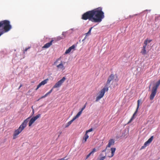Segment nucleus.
Listing matches in <instances>:
<instances>
[{
  "label": "nucleus",
  "mask_w": 160,
  "mask_h": 160,
  "mask_svg": "<svg viewBox=\"0 0 160 160\" xmlns=\"http://www.w3.org/2000/svg\"><path fill=\"white\" fill-rule=\"evenodd\" d=\"M108 90V87L107 85H105L104 88L101 89L98 93V95L96 98V102H98L102 98L105 94V92H107Z\"/></svg>",
  "instance_id": "5"
},
{
  "label": "nucleus",
  "mask_w": 160,
  "mask_h": 160,
  "mask_svg": "<svg viewBox=\"0 0 160 160\" xmlns=\"http://www.w3.org/2000/svg\"><path fill=\"white\" fill-rule=\"evenodd\" d=\"M53 88H52L51 90H50L49 92H48L47 93H46L48 95L49 94L51 93L52 92V91Z\"/></svg>",
  "instance_id": "32"
},
{
  "label": "nucleus",
  "mask_w": 160,
  "mask_h": 160,
  "mask_svg": "<svg viewBox=\"0 0 160 160\" xmlns=\"http://www.w3.org/2000/svg\"><path fill=\"white\" fill-rule=\"evenodd\" d=\"M111 155L108 156L109 158H112L116 150V148H112L111 149Z\"/></svg>",
  "instance_id": "19"
},
{
  "label": "nucleus",
  "mask_w": 160,
  "mask_h": 160,
  "mask_svg": "<svg viewBox=\"0 0 160 160\" xmlns=\"http://www.w3.org/2000/svg\"><path fill=\"white\" fill-rule=\"evenodd\" d=\"M60 135V134L58 135V138L59 137Z\"/></svg>",
  "instance_id": "43"
},
{
  "label": "nucleus",
  "mask_w": 160,
  "mask_h": 160,
  "mask_svg": "<svg viewBox=\"0 0 160 160\" xmlns=\"http://www.w3.org/2000/svg\"><path fill=\"white\" fill-rule=\"evenodd\" d=\"M40 117L41 115L40 114H39L33 117L32 118L34 119V120L36 121Z\"/></svg>",
  "instance_id": "24"
},
{
  "label": "nucleus",
  "mask_w": 160,
  "mask_h": 160,
  "mask_svg": "<svg viewBox=\"0 0 160 160\" xmlns=\"http://www.w3.org/2000/svg\"><path fill=\"white\" fill-rule=\"evenodd\" d=\"M99 158H98L97 160H104L106 157V155L104 156H103V154L102 153H101L99 155Z\"/></svg>",
  "instance_id": "17"
},
{
  "label": "nucleus",
  "mask_w": 160,
  "mask_h": 160,
  "mask_svg": "<svg viewBox=\"0 0 160 160\" xmlns=\"http://www.w3.org/2000/svg\"><path fill=\"white\" fill-rule=\"evenodd\" d=\"M65 77H63L62 78L58 81L53 86V88H58L60 87L66 80Z\"/></svg>",
  "instance_id": "6"
},
{
  "label": "nucleus",
  "mask_w": 160,
  "mask_h": 160,
  "mask_svg": "<svg viewBox=\"0 0 160 160\" xmlns=\"http://www.w3.org/2000/svg\"><path fill=\"white\" fill-rule=\"evenodd\" d=\"M92 154V155H93V154L92 153V152H90L86 157V158H85V160L87 159L91 154Z\"/></svg>",
  "instance_id": "28"
},
{
  "label": "nucleus",
  "mask_w": 160,
  "mask_h": 160,
  "mask_svg": "<svg viewBox=\"0 0 160 160\" xmlns=\"http://www.w3.org/2000/svg\"><path fill=\"white\" fill-rule=\"evenodd\" d=\"M92 130H93L92 128H91L90 129H89L88 130L86 131L85 132V133H86L87 134L88 132L92 131Z\"/></svg>",
  "instance_id": "30"
},
{
  "label": "nucleus",
  "mask_w": 160,
  "mask_h": 160,
  "mask_svg": "<svg viewBox=\"0 0 160 160\" xmlns=\"http://www.w3.org/2000/svg\"><path fill=\"white\" fill-rule=\"evenodd\" d=\"M160 85V79L152 87L151 91V94L150 95L149 97L150 100H152L153 99L155 96L157 94L158 89Z\"/></svg>",
  "instance_id": "4"
},
{
  "label": "nucleus",
  "mask_w": 160,
  "mask_h": 160,
  "mask_svg": "<svg viewBox=\"0 0 160 160\" xmlns=\"http://www.w3.org/2000/svg\"><path fill=\"white\" fill-rule=\"evenodd\" d=\"M141 102V100H138L137 101V109H138L140 105V103Z\"/></svg>",
  "instance_id": "26"
},
{
  "label": "nucleus",
  "mask_w": 160,
  "mask_h": 160,
  "mask_svg": "<svg viewBox=\"0 0 160 160\" xmlns=\"http://www.w3.org/2000/svg\"><path fill=\"white\" fill-rule=\"evenodd\" d=\"M4 33V32L3 31H0V36Z\"/></svg>",
  "instance_id": "35"
},
{
  "label": "nucleus",
  "mask_w": 160,
  "mask_h": 160,
  "mask_svg": "<svg viewBox=\"0 0 160 160\" xmlns=\"http://www.w3.org/2000/svg\"><path fill=\"white\" fill-rule=\"evenodd\" d=\"M48 79H46L43 81H42L37 86V87L36 89V90H37L41 86L45 85L46 84L48 81Z\"/></svg>",
  "instance_id": "10"
},
{
  "label": "nucleus",
  "mask_w": 160,
  "mask_h": 160,
  "mask_svg": "<svg viewBox=\"0 0 160 160\" xmlns=\"http://www.w3.org/2000/svg\"><path fill=\"white\" fill-rule=\"evenodd\" d=\"M98 150L96 149V148H94L92 149L91 152L93 154L95 152H97Z\"/></svg>",
  "instance_id": "27"
},
{
  "label": "nucleus",
  "mask_w": 160,
  "mask_h": 160,
  "mask_svg": "<svg viewBox=\"0 0 160 160\" xmlns=\"http://www.w3.org/2000/svg\"><path fill=\"white\" fill-rule=\"evenodd\" d=\"M22 86V84H21L20 85V86H19V88H18V89H20V88H21Z\"/></svg>",
  "instance_id": "37"
},
{
  "label": "nucleus",
  "mask_w": 160,
  "mask_h": 160,
  "mask_svg": "<svg viewBox=\"0 0 160 160\" xmlns=\"http://www.w3.org/2000/svg\"><path fill=\"white\" fill-rule=\"evenodd\" d=\"M35 121L34 119L32 118L30 120L29 123H28V126L29 127L31 126L32 124Z\"/></svg>",
  "instance_id": "21"
},
{
  "label": "nucleus",
  "mask_w": 160,
  "mask_h": 160,
  "mask_svg": "<svg viewBox=\"0 0 160 160\" xmlns=\"http://www.w3.org/2000/svg\"><path fill=\"white\" fill-rule=\"evenodd\" d=\"M65 62L61 61L60 64L57 66V67L58 70L63 71L65 68V67L64 66V64Z\"/></svg>",
  "instance_id": "7"
},
{
  "label": "nucleus",
  "mask_w": 160,
  "mask_h": 160,
  "mask_svg": "<svg viewBox=\"0 0 160 160\" xmlns=\"http://www.w3.org/2000/svg\"><path fill=\"white\" fill-rule=\"evenodd\" d=\"M107 148H106L103 150L102 151V152H105L106 151V149H107Z\"/></svg>",
  "instance_id": "36"
},
{
  "label": "nucleus",
  "mask_w": 160,
  "mask_h": 160,
  "mask_svg": "<svg viewBox=\"0 0 160 160\" xmlns=\"http://www.w3.org/2000/svg\"><path fill=\"white\" fill-rule=\"evenodd\" d=\"M92 154V155H93V154L92 153V152H90L86 157V158H85V160L87 159L91 154Z\"/></svg>",
  "instance_id": "29"
},
{
  "label": "nucleus",
  "mask_w": 160,
  "mask_h": 160,
  "mask_svg": "<svg viewBox=\"0 0 160 160\" xmlns=\"http://www.w3.org/2000/svg\"><path fill=\"white\" fill-rule=\"evenodd\" d=\"M77 118H78L76 116L74 117L71 120L69 121L66 124L65 126V128H67L71 124L72 122Z\"/></svg>",
  "instance_id": "12"
},
{
  "label": "nucleus",
  "mask_w": 160,
  "mask_h": 160,
  "mask_svg": "<svg viewBox=\"0 0 160 160\" xmlns=\"http://www.w3.org/2000/svg\"><path fill=\"white\" fill-rule=\"evenodd\" d=\"M33 112H34L33 110Z\"/></svg>",
  "instance_id": "45"
},
{
  "label": "nucleus",
  "mask_w": 160,
  "mask_h": 160,
  "mask_svg": "<svg viewBox=\"0 0 160 160\" xmlns=\"http://www.w3.org/2000/svg\"><path fill=\"white\" fill-rule=\"evenodd\" d=\"M30 48H26L24 51H23V53H25L27 51V50Z\"/></svg>",
  "instance_id": "34"
},
{
  "label": "nucleus",
  "mask_w": 160,
  "mask_h": 160,
  "mask_svg": "<svg viewBox=\"0 0 160 160\" xmlns=\"http://www.w3.org/2000/svg\"><path fill=\"white\" fill-rule=\"evenodd\" d=\"M10 23L9 21L7 20H5L0 22V28L3 27L4 30H3L2 29L1 31H3L4 33L9 31L12 28V26Z\"/></svg>",
  "instance_id": "3"
},
{
  "label": "nucleus",
  "mask_w": 160,
  "mask_h": 160,
  "mask_svg": "<svg viewBox=\"0 0 160 160\" xmlns=\"http://www.w3.org/2000/svg\"><path fill=\"white\" fill-rule=\"evenodd\" d=\"M152 41V40H149L148 38H147L144 41V42L146 43L147 44L148 43H150Z\"/></svg>",
  "instance_id": "25"
},
{
  "label": "nucleus",
  "mask_w": 160,
  "mask_h": 160,
  "mask_svg": "<svg viewBox=\"0 0 160 160\" xmlns=\"http://www.w3.org/2000/svg\"><path fill=\"white\" fill-rule=\"evenodd\" d=\"M75 48V46L74 45H72V46L70 47L65 52V53L67 54L69 53L72 49H74Z\"/></svg>",
  "instance_id": "15"
},
{
  "label": "nucleus",
  "mask_w": 160,
  "mask_h": 160,
  "mask_svg": "<svg viewBox=\"0 0 160 160\" xmlns=\"http://www.w3.org/2000/svg\"><path fill=\"white\" fill-rule=\"evenodd\" d=\"M114 140L113 139H110L109 141V142L108 145L106 147V148H110L111 146L113 145L114 144Z\"/></svg>",
  "instance_id": "11"
},
{
  "label": "nucleus",
  "mask_w": 160,
  "mask_h": 160,
  "mask_svg": "<svg viewBox=\"0 0 160 160\" xmlns=\"http://www.w3.org/2000/svg\"><path fill=\"white\" fill-rule=\"evenodd\" d=\"M62 133V132H60V135Z\"/></svg>",
  "instance_id": "42"
},
{
  "label": "nucleus",
  "mask_w": 160,
  "mask_h": 160,
  "mask_svg": "<svg viewBox=\"0 0 160 160\" xmlns=\"http://www.w3.org/2000/svg\"><path fill=\"white\" fill-rule=\"evenodd\" d=\"M53 41V40H52L50 42L45 44L44 46L42 47V48H48L52 45V42Z\"/></svg>",
  "instance_id": "13"
},
{
  "label": "nucleus",
  "mask_w": 160,
  "mask_h": 160,
  "mask_svg": "<svg viewBox=\"0 0 160 160\" xmlns=\"http://www.w3.org/2000/svg\"><path fill=\"white\" fill-rule=\"evenodd\" d=\"M153 138V136H151L150 137V138H149L147 141L146 142H145L144 145L142 147L141 149H144L145 147L147 146L148 145V144L151 143V142L152 141Z\"/></svg>",
  "instance_id": "8"
},
{
  "label": "nucleus",
  "mask_w": 160,
  "mask_h": 160,
  "mask_svg": "<svg viewBox=\"0 0 160 160\" xmlns=\"http://www.w3.org/2000/svg\"><path fill=\"white\" fill-rule=\"evenodd\" d=\"M47 96H48V95L46 93L43 96H42L40 98H39L38 100V101H39L40 99H42L43 98H45V97H46Z\"/></svg>",
  "instance_id": "31"
},
{
  "label": "nucleus",
  "mask_w": 160,
  "mask_h": 160,
  "mask_svg": "<svg viewBox=\"0 0 160 160\" xmlns=\"http://www.w3.org/2000/svg\"><path fill=\"white\" fill-rule=\"evenodd\" d=\"M150 86L149 87V88H150Z\"/></svg>",
  "instance_id": "44"
},
{
  "label": "nucleus",
  "mask_w": 160,
  "mask_h": 160,
  "mask_svg": "<svg viewBox=\"0 0 160 160\" xmlns=\"http://www.w3.org/2000/svg\"><path fill=\"white\" fill-rule=\"evenodd\" d=\"M75 48V46L74 45H72V46L70 47L65 52V53L67 54L69 53L72 49H74Z\"/></svg>",
  "instance_id": "16"
},
{
  "label": "nucleus",
  "mask_w": 160,
  "mask_h": 160,
  "mask_svg": "<svg viewBox=\"0 0 160 160\" xmlns=\"http://www.w3.org/2000/svg\"><path fill=\"white\" fill-rule=\"evenodd\" d=\"M87 102H86V103H85V105H85V107H86V105H87Z\"/></svg>",
  "instance_id": "41"
},
{
  "label": "nucleus",
  "mask_w": 160,
  "mask_h": 160,
  "mask_svg": "<svg viewBox=\"0 0 160 160\" xmlns=\"http://www.w3.org/2000/svg\"><path fill=\"white\" fill-rule=\"evenodd\" d=\"M143 44H144V45H143L142 48L146 49L147 44L144 42Z\"/></svg>",
  "instance_id": "33"
},
{
  "label": "nucleus",
  "mask_w": 160,
  "mask_h": 160,
  "mask_svg": "<svg viewBox=\"0 0 160 160\" xmlns=\"http://www.w3.org/2000/svg\"><path fill=\"white\" fill-rule=\"evenodd\" d=\"M85 105H84L81 109V110L77 113L76 116L78 118L80 116L82 112V111L85 109Z\"/></svg>",
  "instance_id": "18"
},
{
  "label": "nucleus",
  "mask_w": 160,
  "mask_h": 160,
  "mask_svg": "<svg viewBox=\"0 0 160 160\" xmlns=\"http://www.w3.org/2000/svg\"><path fill=\"white\" fill-rule=\"evenodd\" d=\"M59 60V59H57V61H56V62H55V63H57V62H58V60Z\"/></svg>",
  "instance_id": "39"
},
{
  "label": "nucleus",
  "mask_w": 160,
  "mask_h": 160,
  "mask_svg": "<svg viewBox=\"0 0 160 160\" xmlns=\"http://www.w3.org/2000/svg\"><path fill=\"white\" fill-rule=\"evenodd\" d=\"M65 34V32H62V35H64V34Z\"/></svg>",
  "instance_id": "40"
},
{
  "label": "nucleus",
  "mask_w": 160,
  "mask_h": 160,
  "mask_svg": "<svg viewBox=\"0 0 160 160\" xmlns=\"http://www.w3.org/2000/svg\"><path fill=\"white\" fill-rule=\"evenodd\" d=\"M30 118L31 117H29L25 119L19 127L17 129L15 130L13 134V139L17 138L18 137V135L27 126V123Z\"/></svg>",
  "instance_id": "2"
},
{
  "label": "nucleus",
  "mask_w": 160,
  "mask_h": 160,
  "mask_svg": "<svg viewBox=\"0 0 160 160\" xmlns=\"http://www.w3.org/2000/svg\"><path fill=\"white\" fill-rule=\"evenodd\" d=\"M104 17V13L102 8L99 7L84 13L81 18L85 20L88 19L92 22L99 23Z\"/></svg>",
  "instance_id": "1"
},
{
  "label": "nucleus",
  "mask_w": 160,
  "mask_h": 160,
  "mask_svg": "<svg viewBox=\"0 0 160 160\" xmlns=\"http://www.w3.org/2000/svg\"><path fill=\"white\" fill-rule=\"evenodd\" d=\"M140 53L142 55H145L147 54L146 49L142 48Z\"/></svg>",
  "instance_id": "22"
},
{
  "label": "nucleus",
  "mask_w": 160,
  "mask_h": 160,
  "mask_svg": "<svg viewBox=\"0 0 160 160\" xmlns=\"http://www.w3.org/2000/svg\"><path fill=\"white\" fill-rule=\"evenodd\" d=\"M138 109H136V111L133 114L132 117L130 119L129 121L128 122V124L131 123L132 121L135 118H134L135 116L136 115V114H137V113L138 112Z\"/></svg>",
  "instance_id": "14"
},
{
  "label": "nucleus",
  "mask_w": 160,
  "mask_h": 160,
  "mask_svg": "<svg viewBox=\"0 0 160 160\" xmlns=\"http://www.w3.org/2000/svg\"><path fill=\"white\" fill-rule=\"evenodd\" d=\"M114 75L113 74H111L108 77L107 82L106 84L105 85H107V86H108V85L110 83V82L114 79Z\"/></svg>",
  "instance_id": "9"
},
{
  "label": "nucleus",
  "mask_w": 160,
  "mask_h": 160,
  "mask_svg": "<svg viewBox=\"0 0 160 160\" xmlns=\"http://www.w3.org/2000/svg\"><path fill=\"white\" fill-rule=\"evenodd\" d=\"M92 28V27L90 28L88 32L85 33L86 37L91 34V31Z\"/></svg>",
  "instance_id": "23"
},
{
  "label": "nucleus",
  "mask_w": 160,
  "mask_h": 160,
  "mask_svg": "<svg viewBox=\"0 0 160 160\" xmlns=\"http://www.w3.org/2000/svg\"><path fill=\"white\" fill-rule=\"evenodd\" d=\"M88 135L85 133L84 136L83 137V140L82 141V142L85 143L87 141V139L88 138Z\"/></svg>",
  "instance_id": "20"
},
{
  "label": "nucleus",
  "mask_w": 160,
  "mask_h": 160,
  "mask_svg": "<svg viewBox=\"0 0 160 160\" xmlns=\"http://www.w3.org/2000/svg\"><path fill=\"white\" fill-rule=\"evenodd\" d=\"M86 38V36H85V38H84L82 40V41H84L85 39Z\"/></svg>",
  "instance_id": "38"
}]
</instances>
